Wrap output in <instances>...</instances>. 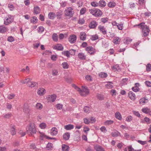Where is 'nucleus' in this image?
<instances>
[{"mask_svg":"<svg viewBox=\"0 0 151 151\" xmlns=\"http://www.w3.org/2000/svg\"><path fill=\"white\" fill-rule=\"evenodd\" d=\"M78 58L81 60H85L86 58V56L83 53H80L78 54Z\"/></svg>","mask_w":151,"mask_h":151,"instance_id":"obj_16","label":"nucleus"},{"mask_svg":"<svg viewBox=\"0 0 151 151\" xmlns=\"http://www.w3.org/2000/svg\"><path fill=\"white\" fill-rule=\"evenodd\" d=\"M15 96V95L13 93L10 94L8 95L7 98L9 99H12Z\"/></svg>","mask_w":151,"mask_h":151,"instance_id":"obj_54","label":"nucleus"},{"mask_svg":"<svg viewBox=\"0 0 151 151\" xmlns=\"http://www.w3.org/2000/svg\"><path fill=\"white\" fill-rule=\"evenodd\" d=\"M86 11V9L85 7L82 8L80 11V13L81 14H84Z\"/></svg>","mask_w":151,"mask_h":151,"instance_id":"obj_49","label":"nucleus"},{"mask_svg":"<svg viewBox=\"0 0 151 151\" xmlns=\"http://www.w3.org/2000/svg\"><path fill=\"white\" fill-rule=\"evenodd\" d=\"M56 98V96L55 94L52 95L49 97V100L53 102H54Z\"/></svg>","mask_w":151,"mask_h":151,"instance_id":"obj_35","label":"nucleus"},{"mask_svg":"<svg viewBox=\"0 0 151 151\" xmlns=\"http://www.w3.org/2000/svg\"><path fill=\"white\" fill-rule=\"evenodd\" d=\"M32 80V78H28L25 79L24 80H22L21 81V82L23 84L28 83L29 84L30 81Z\"/></svg>","mask_w":151,"mask_h":151,"instance_id":"obj_26","label":"nucleus"},{"mask_svg":"<svg viewBox=\"0 0 151 151\" xmlns=\"http://www.w3.org/2000/svg\"><path fill=\"white\" fill-rule=\"evenodd\" d=\"M82 90L80 93V95L83 96H86L89 93V92L88 89L87 87L84 86H82Z\"/></svg>","mask_w":151,"mask_h":151,"instance_id":"obj_5","label":"nucleus"},{"mask_svg":"<svg viewBox=\"0 0 151 151\" xmlns=\"http://www.w3.org/2000/svg\"><path fill=\"white\" fill-rule=\"evenodd\" d=\"M97 25V23L95 21H93L90 23L89 26L90 28L93 29L96 27Z\"/></svg>","mask_w":151,"mask_h":151,"instance_id":"obj_7","label":"nucleus"},{"mask_svg":"<svg viewBox=\"0 0 151 151\" xmlns=\"http://www.w3.org/2000/svg\"><path fill=\"white\" fill-rule=\"evenodd\" d=\"M52 75L53 76H56L58 75V72L57 70L53 69L52 70Z\"/></svg>","mask_w":151,"mask_h":151,"instance_id":"obj_40","label":"nucleus"},{"mask_svg":"<svg viewBox=\"0 0 151 151\" xmlns=\"http://www.w3.org/2000/svg\"><path fill=\"white\" fill-rule=\"evenodd\" d=\"M44 28L43 27L40 26L39 27L38 32L40 33H42L44 31Z\"/></svg>","mask_w":151,"mask_h":151,"instance_id":"obj_50","label":"nucleus"},{"mask_svg":"<svg viewBox=\"0 0 151 151\" xmlns=\"http://www.w3.org/2000/svg\"><path fill=\"white\" fill-rule=\"evenodd\" d=\"M36 107L37 109L41 110L42 108V106L40 103H37L36 104Z\"/></svg>","mask_w":151,"mask_h":151,"instance_id":"obj_39","label":"nucleus"},{"mask_svg":"<svg viewBox=\"0 0 151 151\" xmlns=\"http://www.w3.org/2000/svg\"><path fill=\"white\" fill-rule=\"evenodd\" d=\"M115 117L119 120H121L122 119V117L121 114L119 112H116L115 114Z\"/></svg>","mask_w":151,"mask_h":151,"instance_id":"obj_31","label":"nucleus"},{"mask_svg":"<svg viewBox=\"0 0 151 151\" xmlns=\"http://www.w3.org/2000/svg\"><path fill=\"white\" fill-rule=\"evenodd\" d=\"M8 7L11 10H13L14 9V6L13 5L11 4H9L8 5Z\"/></svg>","mask_w":151,"mask_h":151,"instance_id":"obj_63","label":"nucleus"},{"mask_svg":"<svg viewBox=\"0 0 151 151\" xmlns=\"http://www.w3.org/2000/svg\"><path fill=\"white\" fill-rule=\"evenodd\" d=\"M13 17L11 16H8L5 17L4 19V24L6 25H9L13 21Z\"/></svg>","mask_w":151,"mask_h":151,"instance_id":"obj_4","label":"nucleus"},{"mask_svg":"<svg viewBox=\"0 0 151 151\" xmlns=\"http://www.w3.org/2000/svg\"><path fill=\"white\" fill-rule=\"evenodd\" d=\"M91 5L94 7L97 6H99V4L96 2V1H93L91 2Z\"/></svg>","mask_w":151,"mask_h":151,"instance_id":"obj_55","label":"nucleus"},{"mask_svg":"<svg viewBox=\"0 0 151 151\" xmlns=\"http://www.w3.org/2000/svg\"><path fill=\"white\" fill-rule=\"evenodd\" d=\"M116 3L114 2H109L108 4V5L110 7H113L115 6Z\"/></svg>","mask_w":151,"mask_h":151,"instance_id":"obj_47","label":"nucleus"},{"mask_svg":"<svg viewBox=\"0 0 151 151\" xmlns=\"http://www.w3.org/2000/svg\"><path fill=\"white\" fill-rule=\"evenodd\" d=\"M108 19L107 17L102 18L101 19V21L104 23H105L108 21Z\"/></svg>","mask_w":151,"mask_h":151,"instance_id":"obj_60","label":"nucleus"},{"mask_svg":"<svg viewBox=\"0 0 151 151\" xmlns=\"http://www.w3.org/2000/svg\"><path fill=\"white\" fill-rule=\"evenodd\" d=\"M53 40L55 42H57L58 40V36L56 33H54L52 36Z\"/></svg>","mask_w":151,"mask_h":151,"instance_id":"obj_33","label":"nucleus"},{"mask_svg":"<svg viewBox=\"0 0 151 151\" xmlns=\"http://www.w3.org/2000/svg\"><path fill=\"white\" fill-rule=\"evenodd\" d=\"M74 128V126L73 125L69 124L64 126V128L67 130H70Z\"/></svg>","mask_w":151,"mask_h":151,"instance_id":"obj_18","label":"nucleus"},{"mask_svg":"<svg viewBox=\"0 0 151 151\" xmlns=\"http://www.w3.org/2000/svg\"><path fill=\"white\" fill-rule=\"evenodd\" d=\"M113 121L112 120H107L104 123L105 125H109L113 123Z\"/></svg>","mask_w":151,"mask_h":151,"instance_id":"obj_48","label":"nucleus"},{"mask_svg":"<svg viewBox=\"0 0 151 151\" xmlns=\"http://www.w3.org/2000/svg\"><path fill=\"white\" fill-rule=\"evenodd\" d=\"M102 14V12L99 9H96L94 16L95 17H100Z\"/></svg>","mask_w":151,"mask_h":151,"instance_id":"obj_11","label":"nucleus"},{"mask_svg":"<svg viewBox=\"0 0 151 151\" xmlns=\"http://www.w3.org/2000/svg\"><path fill=\"white\" fill-rule=\"evenodd\" d=\"M132 89L134 92H136L139 91V88L138 86H135L132 88Z\"/></svg>","mask_w":151,"mask_h":151,"instance_id":"obj_53","label":"nucleus"},{"mask_svg":"<svg viewBox=\"0 0 151 151\" xmlns=\"http://www.w3.org/2000/svg\"><path fill=\"white\" fill-rule=\"evenodd\" d=\"M15 126L11 125L10 126V131L11 134L12 135H15L16 134V131L15 130Z\"/></svg>","mask_w":151,"mask_h":151,"instance_id":"obj_15","label":"nucleus"},{"mask_svg":"<svg viewBox=\"0 0 151 151\" xmlns=\"http://www.w3.org/2000/svg\"><path fill=\"white\" fill-rule=\"evenodd\" d=\"M23 111L26 114H29L30 110L26 104H24L23 106Z\"/></svg>","mask_w":151,"mask_h":151,"instance_id":"obj_14","label":"nucleus"},{"mask_svg":"<svg viewBox=\"0 0 151 151\" xmlns=\"http://www.w3.org/2000/svg\"><path fill=\"white\" fill-rule=\"evenodd\" d=\"M120 133L117 131H116L111 133L112 136L113 137H117L119 135Z\"/></svg>","mask_w":151,"mask_h":151,"instance_id":"obj_44","label":"nucleus"},{"mask_svg":"<svg viewBox=\"0 0 151 151\" xmlns=\"http://www.w3.org/2000/svg\"><path fill=\"white\" fill-rule=\"evenodd\" d=\"M69 147L65 145H62V149L63 151H68L69 150Z\"/></svg>","mask_w":151,"mask_h":151,"instance_id":"obj_32","label":"nucleus"},{"mask_svg":"<svg viewBox=\"0 0 151 151\" xmlns=\"http://www.w3.org/2000/svg\"><path fill=\"white\" fill-rule=\"evenodd\" d=\"M63 137L64 139L65 140H68L70 137V134L69 133L66 132L63 134Z\"/></svg>","mask_w":151,"mask_h":151,"instance_id":"obj_29","label":"nucleus"},{"mask_svg":"<svg viewBox=\"0 0 151 151\" xmlns=\"http://www.w3.org/2000/svg\"><path fill=\"white\" fill-rule=\"evenodd\" d=\"M30 21L31 22L33 23H35L37 22V19L36 17H33L31 19Z\"/></svg>","mask_w":151,"mask_h":151,"instance_id":"obj_37","label":"nucleus"},{"mask_svg":"<svg viewBox=\"0 0 151 151\" xmlns=\"http://www.w3.org/2000/svg\"><path fill=\"white\" fill-rule=\"evenodd\" d=\"M113 42L115 44H117L119 43L121 39L119 37H115L113 39Z\"/></svg>","mask_w":151,"mask_h":151,"instance_id":"obj_20","label":"nucleus"},{"mask_svg":"<svg viewBox=\"0 0 151 151\" xmlns=\"http://www.w3.org/2000/svg\"><path fill=\"white\" fill-rule=\"evenodd\" d=\"M106 86L108 88H111L113 87L112 83L111 82H109L106 85Z\"/></svg>","mask_w":151,"mask_h":151,"instance_id":"obj_36","label":"nucleus"},{"mask_svg":"<svg viewBox=\"0 0 151 151\" xmlns=\"http://www.w3.org/2000/svg\"><path fill=\"white\" fill-rule=\"evenodd\" d=\"M142 111L146 114H150V110L147 108H143L142 109Z\"/></svg>","mask_w":151,"mask_h":151,"instance_id":"obj_43","label":"nucleus"},{"mask_svg":"<svg viewBox=\"0 0 151 151\" xmlns=\"http://www.w3.org/2000/svg\"><path fill=\"white\" fill-rule=\"evenodd\" d=\"M62 54L63 55L67 57H70L69 52L68 50L63 51L62 52Z\"/></svg>","mask_w":151,"mask_h":151,"instance_id":"obj_41","label":"nucleus"},{"mask_svg":"<svg viewBox=\"0 0 151 151\" xmlns=\"http://www.w3.org/2000/svg\"><path fill=\"white\" fill-rule=\"evenodd\" d=\"M86 79L88 81H91L92 80V77L89 75H87L86 77Z\"/></svg>","mask_w":151,"mask_h":151,"instance_id":"obj_57","label":"nucleus"},{"mask_svg":"<svg viewBox=\"0 0 151 151\" xmlns=\"http://www.w3.org/2000/svg\"><path fill=\"white\" fill-rule=\"evenodd\" d=\"M86 35L85 32H81L80 35V39L83 41L85 40L86 39Z\"/></svg>","mask_w":151,"mask_h":151,"instance_id":"obj_13","label":"nucleus"},{"mask_svg":"<svg viewBox=\"0 0 151 151\" xmlns=\"http://www.w3.org/2000/svg\"><path fill=\"white\" fill-rule=\"evenodd\" d=\"M62 66L63 68L67 69L68 68L69 65L67 63L65 62L62 63Z\"/></svg>","mask_w":151,"mask_h":151,"instance_id":"obj_46","label":"nucleus"},{"mask_svg":"<svg viewBox=\"0 0 151 151\" xmlns=\"http://www.w3.org/2000/svg\"><path fill=\"white\" fill-rule=\"evenodd\" d=\"M98 4L99 6L101 7H104L105 6L106 4V2L103 0H101L99 1Z\"/></svg>","mask_w":151,"mask_h":151,"instance_id":"obj_30","label":"nucleus"},{"mask_svg":"<svg viewBox=\"0 0 151 151\" xmlns=\"http://www.w3.org/2000/svg\"><path fill=\"white\" fill-rule=\"evenodd\" d=\"M64 12L65 15V16L71 17L74 14V11L73 9L71 7H67Z\"/></svg>","mask_w":151,"mask_h":151,"instance_id":"obj_3","label":"nucleus"},{"mask_svg":"<svg viewBox=\"0 0 151 151\" xmlns=\"http://www.w3.org/2000/svg\"><path fill=\"white\" fill-rule=\"evenodd\" d=\"M136 25L138 26L139 28L142 29L143 36L145 37L148 35L150 31L149 28L145 24V23L142 22Z\"/></svg>","mask_w":151,"mask_h":151,"instance_id":"obj_2","label":"nucleus"},{"mask_svg":"<svg viewBox=\"0 0 151 151\" xmlns=\"http://www.w3.org/2000/svg\"><path fill=\"white\" fill-rule=\"evenodd\" d=\"M100 30L101 32L104 35H105L106 34V30L104 26H99L98 27Z\"/></svg>","mask_w":151,"mask_h":151,"instance_id":"obj_22","label":"nucleus"},{"mask_svg":"<svg viewBox=\"0 0 151 151\" xmlns=\"http://www.w3.org/2000/svg\"><path fill=\"white\" fill-rule=\"evenodd\" d=\"M63 105L59 104H57L56 106V107L58 109H62Z\"/></svg>","mask_w":151,"mask_h":151,"instance_id":"obj_61","label":"nucleus"},{"mask_svg":"<svg viewBox=\"0 0 151 151\" xmlns=\"http://www.w3.org/2000/svg\"><path fill=\"white\" fill-rule=\"evenodd\" d=\"M86 50L91 55L94 53V49L92 46H88L86 48Z\"/></svg>","mask_w":151,"mask_h":151,"instance_id":"obj_8","label":"nucleus"},{"mask_svg":"<svg viewBox=\"0 0 151 151\" xmlns=\"http://www.w3.org/2000/svg\"><path fill=\"white\" fill-rule=\"evenodd\" d=\"M48 17L50 19H53L55 17V14L53 12H50L48 14Z\"/></svg>","mask_w":151,"mask_h":151,"instance_id":"obj_27","label":"nucleus"},{"mask_svg":"<svg viewBox=\"0 0 151 151\" xmlns=\"http://www.w3.org/2000/svg\"><path fill=\"white\" fill-rule=\"evenodd\" d=\"M147 86L151 87V83L148 81H146L145 82Z\"/></svg>","mask_w":151,"mask_h":151,"instance_id":"obj_64","label":"nucleus"},{"mask_svg":"<svg viewBox=\"0 0 151 151\" xmlns=\"http://www.w3.org/2000/svg\"><path fill=\"white\" fill-rule=\"evenodd\" d=\"M45 90L44 88H40L38 89L37 91V93L40 95H42L45 93Z\"/></svg>","mask_w":151,"mask_h":151,"instance_id":"obj_23","label":"nucleus"},{"mask_svg":"<svg viewBox=\"0 0 151 151\" xmlns=\"http://www.w3.org/2000/svg\"><path fill=\"white\" fill-rule=\"evenodd\" d=\"M58 133V129L55 127L52 128L50 130V134L52 135H55Z\"/></svg>","mask_w":151,"mask_h":151,"instance_id":"obj_12","label":"nucleus"},{"mask_svg":"<svg viewBox=\"0 0 151 151\" xmlns=\"http://www.w3.org/2000/svg\"><path fill=\"white\" fill-rule=\"evenodd\" d=\"M7 28L4 25L0 26V32L4 33L7 31Z\"/></svg>","mask_w":151,"mask_h":151,"instance_id":"obj_21","label":"nucleus"},{"mask_svg":"<svg viewBox=\"0 0 151 151\" xmlns=\"http://www.w3.org/2000/svg\"><path fill=\"white\" fill-rule=\"evenodd\" d=\"M151 70V64H148L146 65V70L147 71H150Z\"/></svg>","mask_w":151,"mask_h":151,"instance_id":"obj_52","label":"nucleus"},{"mask_svg":"<svg viewBox=\"0 0 151 151\" xmlns=\"http://www.w3.org/2000/svg\"><path fill=\"white\" fill-rule=\"evenodd\" d=\"M98 38V36L96 35H93L91 36L90 39L93 41L95 40Z\"/></svg>","mask_w":151,"mask_h":151,"instance_id":"obj_45","label":"nucleus"},{"mask_svg":"<svg viewBox=\"0 0 151 151\" xmlns=\"http://www.w3.org/2000/svg\"><path fill=\"white\" fill-rule=\"evenodd\" d=\"M76 36L74 35H70L68 38L69 41L71 43H74L76 41Z\"/></svg>","mask_w":151,"mask_h":151,"instance_id":"obj_6","label":"nucleus"},{"mask_svg":"<svg viewBox=\"0 0 151 151\" xmlns=\"http://www.w3.org/2000/svg\"><path fill=\"white\" fill-rule=\"evenodd\" d=\"M96 10V9L95 8H94L93 9H89V12L91 14H92L94 16Z\"/></svg>","mask_w":151,"mask_h":151,"instance_id":"obj_51","label":"nucleus"},{"mask_svg":"<svg viewBox=\"0 0 151 151\" xmlns=\"http://www.w3.org/2000/svg\"><path fill=\"white\" fill-rule=\"evenodd\" d=\"M128 95L129 98L132 100H134L135 99V95L132 91H129L128 93Z\"/></svg>","mask_w":151,"mask_h":151,"instance_id":"obj_9","label":"nucleus"},{"mask_svg":"<svg viewBox=\"0 0 151 151\" xmlns=\"http://www.w3.org/2000/svg\"><path fill=\"white\" fill-rule=\"evenodd\" d=\"M148 101L147 99L143 98L139 100V103L140 104L144 105L148 102Z\"/></svg>","mask_w":151,"mask_h":151,"instance_id":"obj_19","label":"nucleus"},{"mask_svg":"<svg viewBox=\"0 0 151 151\" xmlns=\"http://www.w3.org/2000/svg\"><path fill=\"white\" fill-rule=\"evenodd\" d=\"M14 38L12 37V36H10L9 37H8L7 38V40L8 41L10 42H12L14 41Z\"/></svg>","mask_w":151,"mask_h":151,"instance_id":"obj_58","label":"nucleus"},{"mask_svg":"<svg viewBox=\"0 0 151 151\" xmlns=\"http://www.w3.org/2000/svg\"><path fill=\"white\" fill-rule=\"evenodd\" d=\"M63 14V12L62 11H60L56 13L55 16L57 17L58 19H60L61 18Z\"/></svg>","mask_w":151,"mask_h":151,"instance_id":"obj_17","label":"nucleus"},{"mask_svg":"<svg viewBox=\"0 0 151 151\" xmlns=\"http://www.w3.org/2000/svg\"><path fill=\"white\" fill-rule=\"evenodd\" d=\"M69 54L70 55H75V50L73 49H71L69 51Z\"/></svg>","mask_w":151,"mask_h":151,"instance_id":"obj_56","label":"nucleus"},{"mask_svg":"<svg viewBox=\"0 0 151 151\" xmlns=\"http://www.w3.org/2000/svg\"><path fill=\"white\" fill-rule=\"evenodd\" d=\"M54 49L59 50H63V47L60 44H58L54 47Z\"/></svg>","mask_w":151,"mask_h":151,"instance_id":"obj_10","label":"nucleus"},{"mask_svg":"<svg viewBox=\"0 0 151 151\" xmlns=\"http://www.w3.org/2000/svg\"><path fill=\"white\" fill-rule=\"evenodd\" d=\"M112 70H114V71L116 70L117 71H119L120 70H121L119 66V65L117 64L115 65L114 66H113L112 67Z\"/></svg>","mask_w":151,"mask_h":151,"instance_id":"obj_28","label":"nucleus"},{"mask_svg":"<svg viewBox=\"0 0 151 151\" xmlns=\"http://www.w3.org/2000/svg\"><path fill=\"white\" fill-rule=\"evenodd\" d=\"M83 110L85 112L87 113L89 112V107L88 106H86L83 109Z\"/></svg>","mask_w":151,"mask_h":151,"instance_id":"obj_59","label":"nucleus"},{"mask_svg":"<svg viewBox=\"0 0 151 151\" xmlns=\"http://www.w3.org/2000/svg\"><path fill=\"white\" fill-rule=\"evenodd\" d=\"M123 25L122 24H118L117 26V27L120 30H122L123 29Z\"/></svg>","mask_w":151,"mask_h":151,"instance_id":"obj_62","label":"nucleus"},{"mask_svg":"<svg viewBox=\"0 0 151 151\" xmlns=\"http://www.w3.org/2000/svg\"><path fill=\"white\" fill-rule=\"evenodd\" d=\"M95 149L96 151H105L101 146L98 145L95 147Z\"/></svg>","mask_w":151,"mask_h":151,"instance_id":"obj_25","label":"nucleus"},{"mask_svg":"<svg viewBox=\"0 0 151 151\" xmlns=\"http://www.w3.org/2000/svg\"><path fill=\"white\" fill-rule=\"evenodd\" d=\"M97 98L100 100H102L104 99V96L102 94H98L97 95Z\"/></svg>","mask_w":151,"mask_h":151,"instance_id":"obj_38","label":"nucleus"},{"mask_svg":"<svg viewBox=\"0 0 151 151\" xmlns=\"http://www.w3.org/2000/svg\"><path fill=\"white\" fill-rule=\"evenodd\" d=\"M38 84L36 82L30 81L29 84L28 85V86L31 87H34L35 86H37Z\"/></svg>","mask_w":151,"mask_h":151,"instance_id":"obj_24","label":"nucleus"},{"mask_svg":"<svg viewBox=\"0 0 151 151\" xmlns=\"http://www.w3.org/2000/svg\"><path fill=\"white\" fill-rule=\"evenodd\" d=\"M99 76H101L102 78H104L107 77V74L105 73L101 72L99 74Z\"/></svg>","mask_w":151,"mask_h":151,"instance_id":"obj_42","label":"nucleus"},{"mask_svg":"<svg viewBox=\"0 0 151 151\" xmlns=\"http://www.w3.org/2000/svg\"><path fill=\"white\" fill-rule=\"evenodd\" d=\"M27 134L29 136H32L33 134L36 133L37 130L34 123H31L26 127Z\"/></svg>","mask_w":151,"mask_h":151,"instance_id":"obj_1","label":"nucleus"},{"mask_svg":"<svg viewBox=\"0 0 151 151\" xmlns=\"http://www.w3.org/2000/svg\"><path fill=\"white\" fill-rule=\"evenodd\" d=\"M34 12L37 14H39L40 12V10L39 7L37 6L35 7L34 8Z\"/></svg>","mask_w":151,"mask_h":151,"instance_id":"obj_34","label":"nucleus"}]
</instances>
